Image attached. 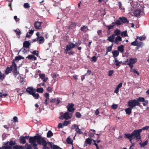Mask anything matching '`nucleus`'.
I'll return each mask as SVG.
<instances>
[{
    "instance_id": "obj_1",
    "label": "nucleus",
    "mask_w": 149,
    "mask_h": 149,
    "mask_svg": "<svg viewBox=\"0 0 149 149\" xmlns=\"http://www.w3.org/2000/svg\"><path fill=\"white\" fill-rule=\"evenodd\" d=\"M149 128V126H146L143 127L142 129L135 130L131 134H125L126 137L130 139V141L131 142V140L133 139L136 138V140H139L141 138L140 133L142 132V130H148Z\"/></svg>"
},
{
    "instance_id": "obj_2",
    "label": "nucleus",
    "mask_w": 149,
    "mask_h": 149,
    "mask_svg": "<svg viewBox=\"0 0 149 149\" xmlns=\"http://www.w3.org/2000/svg\"><path fill=\"white\" fill-rule=\"evenodd\" d=\"M35 141L40 145H42L44 147L46 146V143L45 140L43 138H42L40 136H36L34 137H32Z\"/></svg>"
},
{
    "instance_id": "obj_3",
    "label": "nucleus",
    "mask_w": 149,
    "mask_h": 149,
    "mask_svg": "<svg viewBox=\"0 0 149 149\" xmlns=\"http://www.w3.org/2000/svg\"><path fill=\"white\" fill-rule=\"evenodd\" d=\"M137 58H131L129 59H127L125 62L126 64L129 66L130 69H132L133 67V65L136 62Z\"/></svg>"
},
{
    "instance_id": "obj_4",
    "label": "nucleus",
    "mask_w": 149,
    "mask_h": 149,
    "mask_svg": "<svg viewBox=\"0 0 149 149\" xmlns=\"http://www.w3.org/2000/svg\"><path fill=\"white\" fill-rule=\"evenodd\" d=\"M72 116V113H69L68 111H67L64 113H61V116L60 117V119H63L64 118L66 120H68L70 119Z\"/></svg>"
},
{
    "instance_id": "obj_5",
    "label": "nucleus",
    "mask_w": 149,
    "mask_h": 149,
    "mask_svg": "<svg viewBox=\"0 0 149 149\" xmlns=\"http://www.w3.org/2000/svg\"><path fill=\"white\" fill-rule=\"evenodd\" d=\"M128 106L132 108L140 105L139 102L136 100H130L128 102Z\"/></svg>"
},
{
    "instance_id": "obj_6",
    "label": "nucleus",
    "mask_w": 149,
    "mask_h": 149,
    "mask_svg": "<svg viewBox=\"0 0 149 149\" xmlns=\"http://www.w3.org/2000/svg\"><path fill=\"white\" fill-rule=\"evenodd\" d=\"M120 31L118 29L115 30L114 32V33L111 36L107 38V40L109 41H113V39L114 37L116 36H118L120 34Z\"/></svg>"
},
{
    "instance_id": "obj_7",
    "label": "nucleus",
    "mask_w": 149,
    "mask_h": 149,
    "mask_svg": "<svg viewBox=\"0 0 149 149\" xmlns=\"http://www.w3.org/2000/svg\"><path fill=\"white\" fill-rule=\"evenodd\" d=\"M15 62L14 61L13 62L12 65L10 67L12 69V70L14 72V75L15 77H16L17 75H19V74L17 72V67Z\"/></svg>"
},
{
    "instance_id": "obj_8",
    "label": "nucleus",
    "mask_w": 149,
    "mask_h": 149,
    "mask_svg": "<svg viewBox=\"0 0 149 149\" xmlns=\"http://www.w3.org/2000/svg\"><path fill=\"white\" fill-rule=\"evenodd\" d=\"M132 11V12H131L132 15L135 16H139L143 13V11L139 9H135L134 11L133 10Z\"/></svg>"
},
{
    "instance_id": "obj_9",
    "label": "nucleus",
    "mask_w": 149,
    "mask_h": 149,
    "mask_svg": "<svg viewBox=\"0 0 149 149\" xmlns=\"http://www.w3.org/2000/svg\"><path fill=\"white\" fill-rule=\"evenodd\" d=\"M75 46V45L72 42H70L67 45L66 47V49H65V52L66 54L68 53V51L72 49Z\"/></svg>"
},
{
    "instance_id": "obj_10",
    "label": "nucleus",
    "mask_w": 149,
    "mask_h": 149,
    "mask_svg": "<svg viewBox=\"0 0 149 149\" xmlns=\"http://www.w3.org/2000/svg\"><path fill=\"white\" fill-rule=\"evenodd\" d=\"M113 40V41L110 42L116 44H118L119 42L122 41V38L120 36H118L116 37H114Z\"/></svg>"
},
{
    "instance_id": "obj_11",
    "label": "nucleus",
    "mask_w": 149,
    "mask_h": 149,
    "mask_svg": "<svg viewBox=\"0 0 149 149\" xmlns=\"http://www.w3.org/2000/svg\"><path fill=\"white\" fill-rule=\"evenodd\" d=\"M29 142L31 144L34 149H38L37 147V143L32 137H30L29 139Z\"/></svg>"
},
{
    "instance_id": "obj_12",
    "label": "nucleus",
    "mask_w": 149,
    "mask_h": 149,
    "mask_svg": "<svg viewBox=\"0 0 149 149\" xmlns=\"http://www.w3.org/2000/svg\"><path fill=\"white\" fill-rule=\"evenodd\" d=\"M74 106V104L72 103L69 104L67 106L68 111L71 112L72 113L75 110V109L73 108Z\"/></svg>"
},
{
    "instance_id": "obj_13",
    "label": "nucleus",
    "mask_w": 149,
    "mask_h": 149,
    "mask_svg": "<svg viewBox=\"0 0 149 149\" xmlns=\"http://www.w3.org/2000/svg\"><path fill=\"white\" fill-rule=\"evenodd\" d=\"M26 91L29 94L32 95L33 93H36V90L32 87H28L26 89Z\"/></svg>"
},
{
    "instance_id": "obj_14",
    "label": "nucleus",
    "mask_w": 149,
    "mask_h": 149,
    "mask_svg": "<svg viewBox=\"0 0 149 149\" xmlns=\"http://www.w3.org/2000/svg\"><path fill=\"white\" fill-rule=\"evenodd\" d=\"M42 23L41 22H36L34 24L35 28L36 29H40L42 27L41 26V24Z\"/></svg>"
},
{
    "instance_id": "obj_15",
    "label": "nucleus",
    "mask_w": 149,
    "mask_h": 149,
    "mask_svg": "<svg viewBox=\"0 0 149 149\" xmlns=\"http://www.w3.org/2000/svg\"><path fill=\"white\" fill-rule=\"evenodd\" d=\"M26 58L32 61H35L36 60V57L33 55H29L26 57Z\"/></svg>"
},
{
    "instance_id": "obj_16",
    "label": "nucleus",
    "mask_w": 149,
    "mask_h": 149,
    "mask_svg": "<svg viewBox=\"0 0 149 149\" xmlns=\"http://www.w3.org/2000/svg\"><path fill=\"white\" fill-rule=\"evenodd\" d=\"M122 83L121 82L116 87L114 91V93H118L119 88L122 86Z\"/></svg>"
},
{
    "instance_id": "obj_17",
    "label": "nucleus",
    "mask_w": 149,
    "mask_h": 149,
    "mask_svg": "<svg viewBox=\"0 0 149 149\" xmlns=\"http://www.w3.org/2000/svg\"><path fill=\"white\" fill-rule=\"evenodd\" d=\"M26 138L27 139L28 138V137L27 136H21L20 138V142L22 143L23 144H24L26 143V141L25 140V138Z\"/></svg>"
},
{
    "instance_id": "obj_18",
    "label": "nucleus",
    "mask_w": 149,
    "mask_h": 149,
    "mask_svg": "<svg viewBox=\"0 0 149 149\" xmlns=\"http://www.w3.org/2000/svg\"><path fill=\"white\" fill-rule=\"evenodd\" d=\"M44 42V39L43 37L40 36L38 38V42L39 44L42 43Z\"/></svg>"
},
{
    "instance_id": "obj_19",
    "label": "nucleus",
    "mask_w": 149,
    "mask_h": 149,
    "mask_svg": "<svg viewBox=\"0 0 149 149\" xmlns=\"http://www.w3.org/2000/svg\"><path fill=\"white\" fill-rule=\"evenodd\" d=\"M30 45V43L28 41H25L23 43L24 47L27 48H28L29 47Z\"/></svg>"
},
{
    "instance_id": "obj_20",
    "label": "nucleus",
    "mask_w": 149,
    "mask_h": 149,
    "mask_svg": "<svg viewBox=\"0 0 149 149\" xmlns=\"http://www.w3.org/2000/svg\"><path fill=\"white\" fill-rule=\"evenodd\" d=\"M112 54H113V57H116L118 56L119 52L118 51L114 50L112 52Z\"/></svg>"
},
{
    "instance_id": "obj_21",
    "label": "nucleus",
    "mask_w": 149,
    "mask_h": 149,
    "mask_svg": "<svg viewBox=\"0 0 149 149\" xmlns=\"http://www.w3.org/2000/svg\"><path fill=\"white\" fill-rule=\"evenodd\" d=\"M119 19L121 21V22H123V23H127L128 22L127 19L125 17H120Z\"/></svg>"
},
{
    "instance_id": "obj_22",
    "label": "nucleus",
    "mask_w": 149,
    "mask_h": 149,
    "mask_svg": "<svg viewBox=\"0 0 149 149\" xmlns=\"http://www.w3.org/2000/svg\"><path fill=\"white\" fill-rule=\"evenodd\" d=\"M66 141L68 144H72L73 140L70 138V137H69L67 138Z\"/></svg>"
},
{
    "instance_id": "obj_23",
    "label": "nucleus",
    "mask_w": 149,
    "mask_h": 149,
    "mask_svg": "<svg viewBox=\"0 0 149 149\" xmlns=\"http://www.w3.org/2000/svg\"><path fill=\"white\" fill-rule=\"evenodd\" d=\"M118 50L121 53H123L124 52L123 46L121 45L119 46L118 47Z\"/></svg>"
},
{
    "instance_id": "obj_24",
    "label": "nucleus",
    "mask_w": 149,
    "mask_h": 149,
    "mask_svg": "<svg viewBox=\"0 0 149 149\" xmlns=\"http://www.w3.org/2000/svg\"><path fill=\"white\" fill-rule=\"evenodd\" d=\"M132 109V108L130 107L125 109V110L126 113L128 114H130L131 112Z\"/></svg>"
},
{
    "instance_id": "obj_25",
    "label": "nucleus",
    "mask_w": 149,
    "mask_h": 149,
    "mask_svg": "<svg viewBox=\"0 0 149 149\" xmlns=\"http://www.w3.org/2000/svg\"><path fill=\"white\" fill-rule=\"evenodd\" d=\"M148 143V141H146L142 143H140L139 144H140V146L141 147H143L145 146Z\"/></svg>"
},
{
    "instance_id": "obj_26",
    "label": "nucleus",
    "mask_w": 149,
    "mask_h": 149,
    "mask_svg": "<svg viewBox=\"0 0 149 149\" xmlns=\"http://www.w3.org/2000/svg\"><path fill=\"white\" fill-rule=\"evenodd\" d=\"M92 143V140L91 139L89 138H88L87 139L86 141H85V143L84 144V146L86 145V143H87V144L90 145Z\"/></svg>"
},
{
    "instance_id": "obj_27",
    "label": "nucleus",
    "mask_w": 149,
    "mask_h": 149,
    "mask_svg": "<svg viewBox=\"0 0 149 149\" xmlns=\"http://www.w3.org/2000/svg\"><path fill=\"white\" fill-rule=\"evenodd\" d=\"M114 22H113L109 26H107V27L108 30H109L111 29H112L113 28L114 26Z\"/></svg>"
},
{
    "instance_id": "obj_28",
    "label": "nucleus",
    "mask_w": 149,
    "mask_h": 149,
    "mask_svg": "<svg viewBox=\"0 0 149 149\" xmlns=\"http://www.w3.org/2000/svg\"><path fill=\"white\" fill-rule=\"evenodd\" d=\"M24 57L22 56H17L15 57L14 60L13 61L15 62H17L18 61L21 59H24Z\"/></svg>"
},
{
    "instance_id": "obj_29",
    "label": "nucleus",
    "mask_w": 149,
    "mask_h": 149,
    "mask_svg": "<svg viewBox=\"0 0 149 149\" xmlns=\"http://www.w3.org/2000/svg\"><path fill=\"white\" fill-rule=\"evenodd\" d=\"M31 95L36 99H38L39 97V95L38 93H33Z\"/></svg>"
},
{
    "instance_id": "obj_30",
    "label": "nucleus",
    "mask_w": 149,
    "mask_h": 149,
    "mask_svg": "<svg viewBox=\"0 0 149 149\" xmlns=\"http://www.w3.org/2000/svg\"><path fill=\"white\" fill-rule=\"evenodd\" d=\"M24 147L22 146L16 145L13 147V149H24Z\"/></svg>"
},
{
    "instance_id": "obj_31",
    "label": "nucleus",
    "mask_w": 149,
    "mask_h": 149,
    "mask_svg": "<svg viewBox=\"0 0 149 149\" xmlns=\"http://www.w3.org/2000/svg\"><path fill=\"white\" fill-rule=\"evenodd\" d=\"M16 90H17L18 95H21L23 94V92L22 90L19 88H17Z\"/></svg>"
},
{
    "instance_id": "obj_32",
    "label": "nucleus",
    "mask_w": 149,
    "mask_h": 149,
    "mask_svg": "<svg viewBox=\"0 0 149 149\" xmlns=\"http://www.w3.org/2000/svg\"><path fill=\"white\" fill-rule=\"evenodd\" d=\"M121 35L122 37H125V36H128L127 34V31H124L122 32H121Z\"/></svg>"
},
{
    "instance_id": "obj_33",
    "label": "nucleus",
    "mask_w": 149,
    "mask_h": 149,
    "mask_svg": "<svg viewBox=\"0 0 149 149\" xmlns=\"http://www.w3.org/2000/svg\"><path fill=\"white\" fill-rule=\"evenodd\" d=\"M1 148L2 149H12V147L9 146H3Z\"/></svg>"
},
{
    "instance_id": "obj_34",
    "label": "nucleus",
    "mask_w": 149,
    "mask_h": 149,
    "mask_svg": "<svg viewBox=\"0 0 149 149\" xmlns=\"http://www.w3.org/2000/svg\"><path fill=\"white\" fill-rule=\"evenodd\" d=\"M12 70V69L10 67V68L8 67L5 71L6 74H8L9 73H10Z\"/></svg>"
},
{
    "instance_id": "obj_35",
    "label": "nucleus",
    "mask_w": 149,
    "mask_h": 149,
    "mask_svg": "<svg viewBox=\"0 0 149 149\" xmlns=\"http://www.w3.org/2000/svg\"><path fill=\"white\" fill-rule=\"evenodd\" d=\"M53 134L51 131H49L47 133V137L50 138L52 136Z\"/></svg>"
},
{
    "instance_id": "obj_36",
    "label": "nucleus",
    "mask_w": 149,
    "mask_h": 149,
    "mask_svg": "<svg viewBox=\"0 0 149 149\" xmlns=\"http://www.w3.org/2000/svg\"><path fill=\"white\" fill-rule=\"evenodd\" d=\"M136 100L139 102H143L144 101L145 99L143 97H140L136 99Z\"/></svg>"
},
{
    "instance_id": "obj_37",
    "label": "nucleus",
    "mask_w": 149,
    "mask_h": 149,
    "mask_svg": "<svg viewBox=\"0 0 149 149\" xmlns=\"http://www.w3.org/2000/svg\"><path fill=\"white\" fill-rule=\"evenodd\" d=\"M88 28L86 26H84L81 28V30L84 32H86L87 31Z\"/></svg>"
},
{
    "instance_id": "obj_38",
    "label": "nucleus",
    "mask_w": 149,
    "mask_h": 149,
    "mask_svg": "<svg viewBox=\"0 0 149 149\" xmlns=\"http://www.w3.org/2000/svg\"><path fill=\"white\" fill-rule=\"evenodd\" d=\"M146 38V36H137L136 39H139L140 40H144Z\"/></svg>"
},
{
    "instance_id": "obj_39",
    "label": "nucleus",
    "mask_w": 149,
    "mask_h": 149,
    "mask_svg": "<svg viewBox=\"0 0 149 149\" xmlns=\"http://www.w3.org/2000/svg\"><path fill=\"white\" fill-rule=\"evenodd\" d=\"M36 91L38 92L42 93L43 92V89L42 88H38L37 89Z\"/></svg>"
},
{
    "instance_id": "obj_40",
    "label": "nucleus",
    "mask_w": 149,
    "mask_h": 149,
    "mask_svg": "<svg viewBox=\"0 0 149 149\" xmlns=\"http://www.w3.org/2000/svg\"><path fill=\"white\" fill-rule=\"evenodd\" d=\"M14 31L15 32L16 34L17 35H19L21 33L20 30L18 29L14 30Z\"/></svg>"
},
{
    "instance_id": "obj_41",
    "label": "nucleus",
    "mask_w": 149,
    "mask_h": 149,
    "mask_svg": "<svg viewBox=\"0 0 149 149\" xmlns=\"http://www.w3.org/2000/svg\"><path fill=\"white\" fill-rule=\"evenodd\" d=\"M113 44H112L110 46L107 47V52H110L111 51L112 47H113Z\"/></svg>"
},
{
    "instance_id": "obj_42",
    "label": "nucleus",
    "mask_w": 149,
    "mask_h": 149,
    "mask_svg": "<svg viewBox=\"0 0 149 149\" xmlns=\"http://www.w3.org/2000/svg\"><path fill=\"white\" fill-rule=\"evenodd\" d=\"M8 95V94L7 93H2L0 92V97L2 98L6 97Z\"/></svg>"
},
{
    "instance_id": "obj_43",
    "label": "nucleus",
    "mask_w": 149,
    "mask_h": 149,
    "mask_svg": "<svg viewBox=\"0 0 149 149\" xmlns=\"http://www.w3.org/2000/svg\"><path fill=\"white\" fill-rule=\"evenodd\" d=\"M25 148L26 149H32L31 146L27 143L26 144Z\"/></svg>"
},
{
    "instance_id": "obj_44",
    "label": "nucleus",
    "mask_w": 149,
    "mask_h": 149,
    "mask_svg": "<svg viewBox=\"0 0 149 149\" xmlns=\"http://www.w3.org/2000/svg\"><path fill=\"white\" fill-rule=\"evenodd\" d=\"M32 53L33 54L36 55V56L37 57L38 56V51H33L32 52Z\"/></svg>"
},
{
    "instance_id": "obj_45",
    "label": "nucleus",
    "mask_w": 149,
    "mask_h": 149,
    "mask_svg": "<svg viewBox=\"0 0 149 149\" xmlns=\"http://www.w3.org/2000/svg\"><path fill=\"white\" fill-rule=\"evenodd\" d=\"M24 6L25 8H29L30 7V5L28 3H24Z\"/></svg>"
},
{
    "instance_id": "obj_46",
    "label": "nucleus",
    "mask_w": 149,
    "mask_h": 149,
    "mask_svg": "<svg viewBox=\"0 0 149 149\" xmlns=\"http://www.w3.org/2000/svg\"><path fill=\"white\" fill-rule=\"evenodd\" d=\"M4 78V75L0 71V80H2Z\"/></svg>"
},
{
    "instance_id": "obj_47",
    "label": "nucleus",
    "mask_w": 149,
    "mask_h": 149,
    "mask_svg": "<svg viewBox=\"0 0 149 149\" xmlns=\"http://www.w3.org/2000/svg\"><path fill=\"white\" fill-rule=\"evenodd\" d=\"M114 24H115L117 25H120L122 24V23L120 21L118 20L116 21V22L114 23Z\"/></svg>"
},
{
    "instance_id": "obj_48",
    "label": "nucleus",
    "mask_w": 149,
    "mask_h": 149,
    "mask_svg": "<svg viewBox=\"0 0 149 149\" xmlns=\"http://www.w3.org/2000/svg\"><path fill=\"white\" fill-rule=\"evenodd\" d=\"M75 130L78 134H80L82 133V132L80 131V129L78 127H77L76 129Z\"/></svg>"
},
{
    "instance_id": "obj_49",
    "label": "nucleus",
    "mask_w": 149,
    "mask_h": 149,
    "mask_svg": "<svg viewBox=\"0 0 149 149\" xmlns=\"http://www.w3.org/2000/svg\"><path fill=\"white\" fill-rule=\"evenodd\" d=\"M40 77L42 79H43L45 77V75L44 74H41L40 73L39 74Z\"/></svg>"
},
{
    "instance_id": "obj_50",
    "label": "nucleus",
    "mask_w": 149,
    "mask_h": 149,
    "mask_svg": "<svg viewBox=\"0 0 149 149\" xmlns=\"http://www.w3.org/2000/svg\"><path fill=\"white\" fill-rule=\"evenodd\" d=\"M138 43V42L137 41V39H136L135 41L132 42L131 45L133 46H136L137 45Z\"/></svg>"
},
{
    "instance_id": "obj_51",
    "label": "nucleus",
    "mask_w": 149,
    "mask_h": 149,
    "mask_svg": "<svg viewBox=\"0 0 149 149\" xmlns=\"http://www.w3.org/2000/svg\"><path fill=\"white\" fill-rule=\"evenodd\" d=\"M45 96L46 98V99L47 100H49V94L47 93H46L45 94Z\"/></svg>"
},
{
    "instance_id": "obj_52",
    "label": "nucleus",
    "mask_w": 149,
    "mask_h": 149,
    "mask_svg": "<svg viewBox=\"0 0 149 149\" xmlns=\"http://www.w3.org/2000/svg\"><path fill=\"white\" fill-rule=\"evenodd\" d=\"M118 107V105L116 104H113L111 106L112 108L113 109H115L117 108Z\"/></svg>"
},
{
    "instance_id": "obj_53",
    "label": "nucleus",
    "mask_w": 149,
    "mask_h": 149,
    "mask_svg": "<svg viewBox=\"0 0 149 149\" xmlns=\"http://www.w3.org/2000/svg\"><path fill=\"white\" fill-rule=\"evenodd\" d=\"M130 71L132 72H133L134 73H136L137 74L139 75V73L135 69H132V68L131 69Z\"/></svg>"
},
{
    "instance_id": "obj_54",
    "label": "nucleus",
    "mask_w": 149,
    "mask_h": 149,
    "mask_svg": "<svg viewBox=\"0 0 149 149\" xmlns=\"http://www.w3.org/2000/svg\"><path fill=\"white\" fill-rule=\"evenodd\" d=\"M63 126L64 125H63V124H62V123H60L58 124V128H62L63 127Z\"/></svg>"
},
{
    "instance_id": "obj_55",
    "label": "nucleus",
    "mask_w": 149,
    "mask_h": 149,
    "mask_svg": "<svg viewBox=\"0 0 149 149\" xmlns=\"http://www.w3.org/2000/svg\"><path fill=\"white\" fill-rule=\"evenodd\" d=\"M22 52H23V53L24 54H26V53H27L28 52H29V50L24 49H22Z\"/></svg>"
},
{
    "instance_id": "obj_56",
    "label": "nucleus",
    "mask_w": 149,
    "mask_h": 149,
    "mask_svg": "<svg viewBox=\"0 0 149 149\" xmlns=\"http://www.w3.org/2000/svg\"><path fill=\"white\" fill-rule=\"evenodd\" d=\"M15 141H11L10 142L9 144L10 146H13V145H15Z\"/></svg>"
},
{
    "instance_id": "obj_57",
    "label": "nucleus",
    "mask_w": 149,
    "mask_h": 149,
    "mask_svg": "<svg viewBox=\"0 0 149 149\" xmlns=\"http://www.w3.org/2000/svg\"><path fill=\"white\" fill-rule=\"evenodd\" d=\"M76 115L77 118H79L81 117V114L79 112H77L76 113Z\"/></svg>"
},
{
    "instance_id": "obj_58",
    "label": "nucleus",
    "mask_w": 149,
    "mask_h": 149,
    "mask_svg": "<svg viewBox=\"0 0 149 149\" xmlns=\"http://www.w3.org/2000/svg\"><path fill=\"white\" fill-rule=\"evenodd\" d=\"M113 70H110L109 72L108 75L109 76H112L113 73Z\"/></svg>"
},
{
    "instance_id": "obj_59",
    "label": "nucleus",
    "mask_w": 149,
    "mask_h": 149,
    "mask_svg": "<svg viewBox=\"0 0 149 149\" xmlns=\"http://www.w3.org/2000/svg\"><path fill=\"white\" fill-rule=\"evenodd\" d=\"M69 122L67 121H65L63 123L64 126H66L69 124Z\"/></svg>"
},
{
    "instance_id": "obj_60",
    "label": "nucleus",
    "mask_w": 149,
    "mask_h": 149,
    "mask_svg": "<svg viewBox=\"0 0 149 149\" xmlns=\"http://www.w3.org/2000/svg\"><path fill=\"white\" fill-rule=\"evenodd\" d=\"M47 91L49 92H52V88L51 87H48L47 88Z\"/></svg>"
},
{
    "instance_id": "obj_61",
    "label": "nucleus",
    "mask_w": 149,
    "mask_h": 149,
    "mask_svg": "<svg viewBox=\"0 0 149 149\" xmlns=\"http://www.w3.org/2000/svg\"><path fill=\"white\" fill-rule=\"evenodd\" d=\"M143 102V105L144 106H145L148 104V100H144V101Z\"/></svg>"
},
{
    "instance_id": "obj_62",
    "label": "nucleus",
    "mask_w": 149,
    "mask_h": 149,
    "mask_svg": "<svg viewBox=\"0 0 149 149\" xmlns=\"http://www.w3.org/2000/svg\"><path fill=\"white\" fill-rule=\"evenodd\" d=\"M14 18L16 22H18L19 21V19L18 18H17V16H14Z\"/></svg>"
},
{
    "instance_id": "obj_63",
    "label": "nucleus",
    "mask_w": 149,
    "mask_h": 149,
    "mask_svg": "<svg viewBox=\"0 0 149 149\" xmlns=\"http://www.w3.org/2000/svg\"><path fill=\"white\" fill-rule=\"evenodd\" d=\"M92 61H93L94 62H95L97 60V58L95 56H93L92 57Z\"/></svg>"
},
{
    "instance_id": "obj_64",
    "label": "nucleus",
    "mask_w": 149,
    "mask_h": 149,
    "mask_svg": "<svg viewBox=\"0 0 149 149\" xmlns=\"http://www.w3.org/2000/svg\"><path fill=\"white\" fill-rule=\"evenodd\" d=\"M97 33L98 35L100 36L102 34V31L101 30H99L97 31Z\"/></svg>"
}]
</instances>
